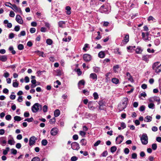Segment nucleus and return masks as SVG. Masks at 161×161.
Returning <instances> with one entry per match:
<instances>
[{"instance_id":"1","label":"nucleus","mask_w":161,"mask_h":161,"mask_svg":"<svg viewBox=\"0 0 161 161\" xmlns=\"http://www.w3.org/2000/svg\"><path fill=\"white\" fill-rule=\"evenodd\" d=\"M5 5L6 6L11 8L15 12L20 14H22V13L21 8H20L17 7L15 4H12L10 2H6L5 3Z\"/></svg>"},{"instance_id":"2","label":"nucleus","mask_w":161,"mask_h":161,"mask_svg":"<svg viewBox=\"0 0 161 161\" xmlns=\"http://www.w3.org/2000/svg\"><path fill=\"white\" fill-rule=\"evenodd\" d=\"M128 101V98L126 97L124 98V102H123L122 103H120L118 105V108L119 111H122L126 108Z\"/></svg>"},{"instance_id":"3","label":"nucleus","mask_w":161,"mask_h":161,"mask_svg":"<svg viewBox=\"0 0 161 161\" xmlns=\"http://www.w3.org/2000/svg\"><path fill=\"white\" fill-rule=\"evenodd\" d=\"M42 108V105L39 103H36L31 107V110L33 112L36 113L38 111L39 109L41 110Z\"/></svg>"},{"instance_id":"4","label":"nucleus","mask_w":161,"mask_h":161,"mask_svg":"<svg viewBox=\"0 0 161 161\" xmlns=\"http://www.w3.org/2000/svg\"><path fill=\"white\" fill-rule=\"evenodd\" d=\"M142 143L143 145H146L148 143V137L146 134H142L141 138Z\"/></svg>"},{"instance_id":"5","label":"nucleus","mask_w":161,"mask_h":161,"mask_svg":"<svg viewBox=\"0 0 161 161\" xmlns=\"http://www.w3.org/2000/svg\"><path fill=\"white\" fill-rule=\"evenodd\" d=\"M71 147L74 150H78L80 148L79 144L76 142H73L71 144Z\"/></svg>"},{"instance_id":"6","label":"nucleus","mask_w":161,"mask_h":161,"mask_svg":"<svg viewBox=\"0 0 161 161\" xmlns=\"http://www.w3.org/2000/svg\"><path fill=\"white\" fill-rule=\"evenodd\" d=\"M37 140V138L34 136H32L30 137L29 140V144L30 146H32L35 145L36 141Z\"/></svg>"},{"instance_id":"7","label":"nucleus","mask_w":161,"mask_h":161,"mask_svg":"<svg viewBox=\"0 0 161 161\" xmlns=\"http://www.w3.org/2000/svg\"><path fill=\"white\" fill-rule=\"evenodd\" d=\"M124 137L123 136L119 135L117 137L116 139V143L117 144H119L123 141Z\"/></svg>"},{"instance_id":"8","label":"nucleus","mask_w":161,"mask_h":161,"mask_svg":"<svg viewBox=\"0 0 161 161\" xmlns=\"http://www.w3.org/2000/svg\"><path fill=\"white\" fill-rule=\"evenodd\" d=\"M99 10L101 13H108L109 12L107 8V7L105 5L102 6L100 8Z\"/></svg>"},{"instance_id":"9","label":"nucleus","mask_w":161,"mask_h":161,"mask_svg":"<svg viewBox=\"0 0 161 161\" xmlns=\"http://www.w3.org/2000/svg\"><path fill=\"white\" fill-rule=\"evenodd\" d=\"M6 137L5 136L0 137V144L3 146H4L6 143Z\"/></svg>"},{"instance_id":"10","label":"nucleus","mask_w":161,"mask_h":161,"mask_svg":"<svg viewBox=\"0 0 161 161\" xmlns=\"http://www.w3.org/2000/svg\"><path fill=\"white\" fill-rule=\"evenodd\" d=\"M83 58L85 61H89L91 59V56L89 54H85L83 55Z\"/></svg>"},{"instance_id":"11","label":"nucleus","mask_w":161,"mask_h":161,"mask_svg":"<svg viewBox=\"0 0 161 161\" xmlns=\"http://www.w3.org/2000/svg\"><path fill=\"white\" fill-rule=\"evenodd\" d=\"M16 20L20 24H22L23 23V21L20 16L17 15L16 17Z\"/></svg>"},{"instance_id":"12","label":"nucleus","mask_w":161,"mask_h":161,"mask_svg":"<svg viewBox=\"0 0 161 161\" xmlns=\"http://www.w3.org/2000/svg\"><path fill=\"white\" fill-rule=\"evenodd\" d=\"M152 57L151 55H143L142 57V59L143 60L147 62H148L149 58H151Z\"/></svg>"},{"instance_id":"13","label":"nucleus","mask_w":161,"mask_h":161,"mask_svg":"<svg viewBox=\"0 0 161 161\" xmlns=\"http://www.w3.org/2000/svg\"><path fill=\"white\" fill-rule=\"evenodd\" d=\"M149 34V33L148 32H146V33L144 32L142 33V38L144 41H147V40H149L148 38Z\"/></svg>"},{"instance_id":"14","label":"nucleus","mask_w":161,"mask_h":161,"mask_svg":"<svg viewBox=\"0 0 161 161\" xmlns=\"http://www.w3.org/2000/svg\"><path fill=\"white\" fill-rule=\"evenodd\" d=\"M58 129L56 128H53L51 130V134L52 136H55L58 133Z\"/></svg>"},{"instance_id":"15","label":"nucleus","mask_w":161,"mask_h":161,"mask_svg":"<svg viewBox=\"0 0 161 161\" xmlns=\"http://www.w3.org/2000/svg\"><path fill=\"white\" fill-rule=\"evenodd\" d=\"M90 78L96 81L97 80V75L95 73H92L90 75Z\"/></svg>"},{"instance_id":"16","label":"nucleus","mask_w":161,"mask_h":161,"mask_svg":"<svg viewBox=\"0 0 161 161\" xmlns=\"http://www.w3.org/2000/svg\"><path fill=\"white\" fill-rule=\"evenodd\" d=\"M129 41V36L128 34L125 35L124 40H123V42H125V44L127 43Z\"/></svg>"},{"instance_id":"17","label":"nucleus","mask_w":161,"mask_h":161,"mask_svg":"<svg viewBox=\"0 0 161 161\" xmlns=\"http://www.w3.org/2000/svg\"><path fill=\"white\" fill-rule=\"evenodd\" d=\"M85 81L84 80H80L78 83V86L79 89H81L80 86L81 85L84 86L85 84Z\"/></svg>"},{"instance_id":"18","label":"nucleus","mask_w":161,"mask_h":161,"mask_svg":"<svg viewBox=\"0 0 161 161\" xmlns=\"http://www.w3.org/2000/svg\"><path fill=\"white\" fill-rule=\"evenodd\" d=\"M7 57L6 55L0 56V60L3 62H5L7 60Z\"/></svg>"},{"instance_id":"19","label":"nucleus","mask_w":161,"mask_h":161,"mask_svg":"<svg viewBox=\"0 0 161 161\" xmlns=\"http://www.w3.org/2000/svg\"><path fill=\"white\" fill-rule=\"evenodd\" d=\"M155 72L156 73H159L161 71V64L157 66V67L155 69Z\"/></svg>"},{"instance_id":"20","label":"nucleus","mask_w":161,"mask_h":161,"mask_svg":"<svg viewBox=\"0 0 161 161\" xmlns=\"http://www.w3.org/2000/svg\"><path fill=\"white\" fill-rule=\"evenodd\" d=\"M152 120V117L150 116H147L144 119V121L146 122H151Z\"/></svg>"},{"instance_id":"21","label":"nucleus","mask_w":161,"mask_h":161,"mask_svg":"<svg viewBox=\"0 0 161 161\" xmlns=\"http://www.w3.org/2000/svg\"><path fill=\"white\" fill-rule=\"evenodd\" d=\"M60 114V111L59 109L55 110L54 111V115L55 117L58 116Z\"/></svg>"},{"instance_id":"22","label":"nucleus","mask_w":161,"mask_h":161,"mask_svg":"<svg viewBox=\"0 0 161 161\" xmlns=\"http://www.w3.org/2000/svg\"><path fill=\"white\" fill-rule=\"evenodd\" d=\"M93 69V71L96 73L99 72L100 70V68L97 67H94Z\"/></svg>"},{"instance_id":"23","label":"nucleus","mask_w":161,"mask_h":161,"mask_svg":"<svg viewBox=\"0 0 161 161\" xmlns=\"http://www.w3.org/2000/svg\"><path fill=\"white\" fill-rule=\"evenodd\" d=\"M80 143L82 146H85L87 142L85 139H82L80 141Z\"/></svg>"},{"instance_id":"24","label":"nucleus","mask_w":161,"mask_h":161,"mask_svg":"<svg viewBox=\"0 0 161 161\" xmlns=\"http://www.w3.org/2000/svg\"><path fill=\"white\" fill-rule=\"evenodd\" d=\"M142 51V49L140 47H137L136 49V52L138 54H141Z\"/></svg>"},{"instance_id":"25","label":"nucleus","mask_w":161,"mask_h":161,"mask_svg":"<svg viewBox=\"0 0 161 161\" xmlns=\"http://www.w3.org/2000/svg\"><path fill=\"white\" fill-rule=\"evenodd\" d=\"M159 63H160L159 62H156L154 63L152 65V68L153 69V70H155V69H156L157 66L158 65Z\"/></svg>"},{"instance_id":"26","label":"nucleus","mask_w":161,"mask_h":161,"mask_svg":"<svg viewBox=\"0 0 161 161\" xmlns=\"http://www.w3.org/2000/svg\"><path fill=\"white\" fill-rule=\"evenodd\" d=\"M112 82L115 84H117L119 83V80L116 78H113L112 79Z\"/></svg>"},{"instance_id":"27","label":"nucleus","mask_w":161,"mask_h":161,"mask_svg":"<svg viewBox=\"0 0 161 161\" xmlns=\"http://www.w3.org/2000/svg\"><path fill=\"white\" fill-rule=\"evenodd\" d=\"M105 53L103 51L100 52L98 54L99 57L101 58H103L105 57Z\"/></svg>"},{"instance_id":"28","label":"nucleus","mask_w":161,"mask_h":161,"mask_svg":"<svg viewBox=\"0 0 161 161\" xmlns=\"http://www.w3.org/2000/svg\"><path fill=\"white\" fill-rule=\"evenodd\" d=\"M14 141L13 137H12L11 139L9 140L8 141V144L10 145H14Z\"/></svg>"},{"instance_id":"29","label":"nucleus","mask_w":161,"mask_h":161,"mask_svg":"<svg viewBox=\"0 0 161 161\" xmlns=\"http://www.w3.org/2000/svg\"><path fill=\"white\" fill-rule=\"evenodd\" d=\"M66 14L68 15H69L71 14V8L69 6H68L66 7Z\"/></svg>"},{"instance_id":"30","label":"nucleus","mask_w":161,"mask_h":161,"mask_svg":"<svg viewBox=\"0 0 161 161\" xmlns=\"http://www.w3.org/2000/svg\"><path fill=\"white\" fill-rule=\"evenodd\" d=\"M155 104L153 103H150L148 104V107L149 108L153 109L155 108Z\"/></svg>"},{"instance_id":"31","label":"nucleus","mask_w":161,"mask_h":161,"mask_svg":"<svg viewBox=\"0 0 161 161\" xmlns=\"http://www.w3.org/2000/svg\"><path fill=\"white\" fill-rule=\"evenodd\" d=\"M9 147H7L5 149H3V154L4 155H6L9 151Z\"/></svg>"},{"instance_id":"32","label":"nucleus","mask_w":161,"mask_h":161,"mask_svg":"<svg viewBox=\"0 0 161 161\" xmlns=\"http://www.w3.org/2000/svg\"><path fill=\"white\" fill-rule=\"evenodd\" d=\"M126 76L127 77V79L130 80V81H131L132 80V77L131 76L130 74L129 73H126Z\"/></svg>"},{"instance_id":"33","label":"nucleus","mask_w":161,"mask_h":161,"mask_svg":"<svg viewBox=\"0 0 161 161\" xmlns=\"http://www.w3.org/2000/svg\"><path fill=\"white\" fill-rule=\"evenodd\" d=\"M117 150V147L116 146L112 147L110 148V151L112 153L114 152Z\"/></svg>"},{"instance_id":"34","label":"nucleus","mask_w":161,"mask_h":161,"mask_svg":"<svg viewBox=\"0 0 161 161\" xmlns=\"http://www.w3.org/2000/svg\"><path fill=\"white\" fill-rule=\"evenodd\" d=\"M114 53L116 54L120 55L121 54V53L119 51V49L118 48H115L114 50Z\"/></svg>"},{"instance_id":"35","label":"nucleus","mask_w":161,"mask_h":161,"mask_svg":"<svg viewBox=\"0 0 161 161\" xmlns=\"http://www.w3.org/2000/svg\"><path fill=\"white\" fill-rule=\"evenodd\" d=\"M14 119L15 121H20L21 120V118L20 116H15L14 117Z\"/></svg>"},{"instance_id":"36","label":"nucleus","mask_w":161,"mask_h":161,"mask_svg":"<svg viewBox=\"0 0 161 161\" xmlns=\"http://www.w3.org/2000/svg\"><path fill=\"white\" fill-rule=\"evenodd\" d=\"M160 43V41L159 39H156L154 41V44L155 45L158 46Z\"/></svg>"},{"instance_id":"37","label":"nucleus","mask_w":161,"mask_h":161,"mask_svg":"<svg viewBox=\"0 0 161 161\" xmlns=\"http://www.w3.org/2000/svg\"><path fill=\"white\" fill-rule=\"evenodd\" d=\"M89 45L88 44H86L84 45V46L83 47V49L85 52L87 51V48H89Z\"/></svg>"},{"instance_id":"38","label":"nucleus","mask_w":161,"mask_h":161,"mask_svg":"<svg viewBox=\"0 0 161 161\" xmlns=\"http://www.w3.org/2000/svg\"><path fill=\"white\" fill-rule=\"evenodd\" d=\"M46 43L48 45H51L53 43V41L51 39H48L47 40Z\"/></svg>"},{"instance_id":"39","label":"nucleus","mask_w":161,"mask_h":161,"mask_svg":"<svg viewBox=\"0 0 161 161\" xmlns=\"http://www.w3.org/2000/svg\"><path fill=\"white\" fill-rule=\"evenodd\" d=\"M93 96L94 97V99L96 100L98 98V95L97 93L96 92H95L93 94Z\"/></svg>"},{"instance_id":"40","label":"nucleus","mask_w":161,"mask_h":161,"mask_svg":"<svg viewBox=\"0 0 161 161\" xmlns=\"http://www.w3.org/2000/svg\"><path fill=\"white\" fill-rule=\"evenodd\" d=\"M26 33L25 31H22L18 36L19 37H21V36H25V35Z\"/></svg>"},{"instance_id":"41","label":"nucleus","mask_w":161,"mask_h":161,"mask_svg":"<svg viewBox=\"0 0 161 161\" xmlns=\"http://www.w3.org/2000/svg\"><path fill=\"white\" fill-rule=\"evenodd\" d=\"M119 68V66L118 65H116L113 67V70L115 72L117 71L118 69Z\"/></svg>"},{"instance_id":"42","label":"nucleus","mask_w":161,"mask_h":161,"mask_svg":"<svg viewBox=\"0 0 161 161\" xmlns=\"http://www.w3.org/2000/svg\"><path fill=\"white\" fill-rule=\"evenodd\" d=\"M15 81H16L14 82L13 83V87H18L19 86V84L17 82V80H15Z\"/></svg>"},{"instance_id":"43","label":"nucleus","mask_w":161,"mask_h":161,"mask_svg":"<svg viewBox=\"0 0 161 161\" xmlns=\"http://www.w3.org/2000/svg\"><path fill=\"white\" fill-rule=\"evenodd\" d=\"M153 99L154 101L158 102V104H159L160 102V99L159 97H154Z\"/></svg>"},{"instance_id":"44","label":"nucleus","mask_w":161,"mask_h":161,"mask_svg":"<svg viewBox=\"0 0 161 161\" xmlns=\"http://www.w3.org/2000/svg\"><path fill=\"white\" fill-rule=\"evenodd\" d=\"M40 158L38 157H35L33 158L31 161H40Z\"/></svg>"},{"instance_id":"45","label":"nucleus","mask_w":161,"mask_h":161,"mask_svg":"<svg viewBox=\"0 0 161 161\" xmlns=\"http://www.w3.org/2000/svg\"><path fill=\"white\" fill-rule=\"evenodd\" d=\"M24 46L22 44H19L18 46V48L19 50H22L24 49Z\"/></svg>"},{"instance_id":"46","label":"nucleus","mask_w":161,"mask_h":161,"mask_svg":"<svg viewBox=\"0 0 161 161\" xmlns=\"http://www.w3.org/2000/svg\"><path fill=\"white\" fill-rule=\"evenodd\" d=\"M47 143V141L46 139L43 140L42 141V144L43 146H46Z\"/></svg>"},{"instance_id":"47","label":"nucleus","mask_w":161,"mask_h":161,"mask_svg":"<svg viewBox=\"0 0 161 161\" xmlns=\"http://www.w3.org/2000/svg\"><path fill=\"white\" fill-rule=\"evenodd\" d=\"M11 153L14 155H15L17 153V151L14 149L12 148L11 149Z\"/></svg>"},{"instance_id":"48","label":"nucleus","mask_w":161,"mask_h":161,"mask_svg":"<svg viewBox=\"0 0 161 161\" xmlns=\"http://www.w3.org/2000/svg\"><path fill=\"white\" fill-rule=\"evenodd\" d=\"M65 24V22L63 21H60L58 22L59 26L61 27H63V25Z\"/></svg>"},{"instance_id":"49","label":"nucleus","mask_w":161,"mask_h":161,"mask_svg":"<svg viewBox=\"0 0 161 161\" xmlns=\"http://www.w3.org/2000/svg\"><path fill=\"white\" fill-rule=\"evenodd\" d=\"M48 107L47 106L45 105L43 107V111L44 112H46L47 110Z\"/></svg>"},{"instance_id":"50","label":"nucleus","mask_w":161,"mask_h":161,"mask_svg":"<svg viewBox=\"0 0 161 161\" xmlns=\"http://www.w3.org/2000/svg\"><path fill=\"white\" fill-rule=\"evenodd\" d=\"M34 119L32 117H31L30 118H27L25 119V121H27L28 122H32L33 121Z\"/></svg>"},{"instance_id":"51","label":"nucleus","mask_w":161,"mask_h":161,"mask_svg":"<svg viewBox=\"0 0 161 161\" xmlns=\"http://www.w3.org/2000/svg\"><path fill=\"white\" fill-rule=\"evenodd\" d=\"M44 24L45 25L46 27L48 29H49L50 28V25L49 23L46 22H44Z\"/></svg>"},{"instance_id":"52","label":"nucleus","mask_w":161,"mask_h":161,"mask_svg":"<svg viewBox=\"0 0 161 161\" xmlns=\"http://www.w3.org/2000/svg\"><path fill=\"white\" fill-rule=\"evenodd\" d=\"M152 149L153 150H156L157 148V144L155 143H154V144H152Z\"/></svg>"},{"instance_id":"53","label":"nucleus","mask_w":161,"mask_h":161,"mask_svg":"<svg viewBox=\"0 0 161 161\" xmlns=\"http://www.w3.org/2000/svg\"><path fill=\"white\" fill-rule=\"evenodd\" d=\"M80 135L82 136H84L86 134L85 132L83 131H80L79 133Z\"/></svg>"},{"instance_id":"54","label":"nucleus","mask_w":161,"mask_h":161,"mask_svg":"<svg viewBox=\"0 0 161 161\" xmlns=\"http://www.w3.org/2000/svg\"><path fill=\"white\" fill-rule=\"evenodd\" d=\"M9 15L10 17H13L15 16V14L13 11H11L10 12Z\"/></svg>"},{"instance_id":"55","label":"nucleus","mask_w":161,"mask_h":161,"mask_svg":"<svg viewBox=\"0 0 161 161\" xmlns=\"http://www.w3.org/2000/svg\"><path fill=\"white\" fill-rule=\"evenodd\" d=\"M78 159V158L76 156H74L72 157L71 158V161H76Z\"/></svg>"},{"instance_id":"56","label":"nucleus","mask_w":161,"mask_h":161,"mask_svg":"<svg viewBox=\"0 0 161 161\" xmlns=\"http://www.w3.org/2000/svg\"><path fill=\"white\" fill-rule=\"evenodd\" d=\"M11 116L9 114L5 116V119L7 120H9L11 119Z\"/></svg>"},{"instance_id":"57","label":"nucleus","mask_w":161,"mask_h":161,"mask_svg":"<svg viewBox=\"0 0 161 161\" xmlns=\"http://www.w3.org/2000/svg\"><path fill=\"white\" fill-rule=\"evenodd\" d=\"M108 155V152L107 151H105L103 152L102 154V156L103 157H105L106 156Z\"/></svg>"},{"instance_id":"58","label":"nucleus","mask_w":161,"mask_h":161,"mask_svg":"<svg viewBox=\"0 0 161 161\" xmlns=\"http://www.w3.org/2000/svg\"><path fill=\"white\" fill-rule=\"evenodd\" d=\"M101 142L100 140L97 141L94 144V146L95 147L97 146Z\"/></svg>"},{"instance_id":"59","label":"nucleus","mask_w":161,"mask_h":161,"mask_svg":"<svg viewBox=\"0 0 161 161\" xmlns=\"http://www.w3.org/2000/svg\"><path fill=\"white\" fill-rule=\"evenodd\" d=\"M145 109V106L144 105H142L139 108V110L140 111L142 112L144 111Z\"/></svg>"},{"instance_id":"60","label":"nucleus","mask_w":161,"mask_h":161,"mask_svg":"<svg viewBox=\"0 0 161 161\" xmlns=\"http://www.w3.org/2000/svg\"><path fill=\"white\" fill-rule=\"evenodd\" d=\"M55 118L54 117L50 120L49 122L51 124H53L55 122Z\"/></svg>"},{"instance_id":"61","label":"nucleus","mask_w":161,"mask_h":161,"mask_svg":"<svg viewBox=\"0 0 161 161\" xmlns=\"http://www.w3.org/2000/svg\"><path fill=\"white\" fill-rule=\"evenodd\" d=\"M17 101L19 102H21L23 101V97L22 96H19V97L17 99Z\"/></svg>"},{"instance_id":"62","label":"nucleus","mask_w":161,"mask_h":161,"mask_svg":"<svg viewBox=\"0 0 161 161\" xmlns=\"http://www.w3.org/2000/svg\"><path fill=\"white\" fill-rule=\"evenodd\" d=\"M124 152L125 154H127L129 153V150L127 148H125L124 149Z\"/></svg>"},{"instance_id":"63","label":"nucleus","mask_w":161,"mask_h":161,"mask_svg":"<svg viewBox=\"0 0 161 161\" xmlns=\"http://www.w3.org/2000/svg\"><path fill=\"white\" fill-rule=\"evenodd\" d=\"M155 20V19L152 16H149L147 19V20L148 21H150V20L153 21Z\"/></svg>"},{"instance_id":"64","label":"nucleus","mask_w":161,"mask_h":161,"mask_svg":"<svg viewBox=\"0 0 161 161\" xmlns=\"http://www.w3.org/2000/svg\"><path fill=\"white\" fill-rule=\"evenodd\" d=\"M73 138L75 140H76L78 139V135L75 134L73 136Z\"/></svg>"}]
</instances>
